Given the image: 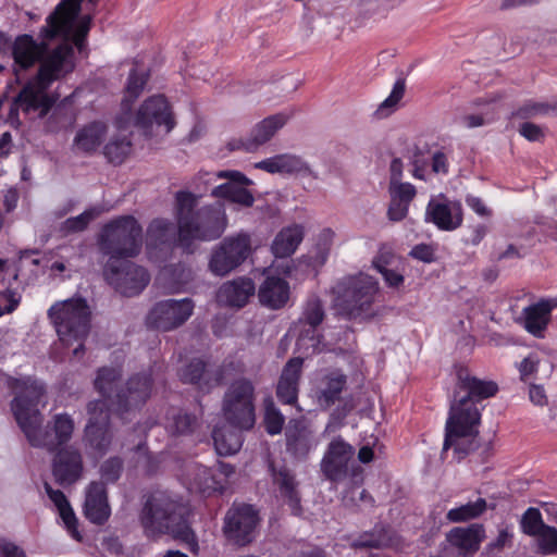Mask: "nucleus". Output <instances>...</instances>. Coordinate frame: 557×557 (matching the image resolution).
<instances>
[{
	"mask_svg": "<svg viewBox=\"0 0 557 557\" xmlns=\"http://www.w3.org/2000/svg\"><path fill=\"white\" fill-rule=\"evenodd\" d=\"M81 11L79 0H63L47 17V25L42 27L41 42H37L30 35L17 36L13 42L12 58L18 70H27L36 62H40L37 74L29 79L12 103L10 115H16L21 109L24 113L37 112L40 119L45 117L58 100L55 95L48 94V89L55 81L63 78L74 70V50L67 44H61L52 51H48L46 40L57 36L67 37L73 30V24Z\"/></svg>",
	"mask_w": 557,
	"mask_h": 557,
	"instance_id": "nucleus-1",
	"label": "nucleus"
},
{
	"mask_svg": "<svg viewBox=\"0 0 557 557\" xmlns=\"http://www.w3.org/2000/svg\"><path fill=\"white\" fill-rule=\"evenodd\" d=\"M5 384L15 394L10 404L11 411L32 446L55 451L71 441L75 423L70 414L57 413L42 426L38 405L45 387L40 382L32 377L8 376Z\"/></svg>",
	"mask_w": 557,
	"mask_h": 557,
	"instance_id": "nucleus-2",
	"label": "nucleus"
},
{
	"mask_svg": "<svg viewBox=\"0 0 557 557\" xmlns=\"http://www.w3.org/2000/svg\"><path fill=\"white\" fill-rule=\"evenodd\" d=\"M198 199L189 191L175 195L174 215L177 224L176 247L186 253L197 249V243L214 240L224 233L227 218L221 206L197 208Z\"/></svg>",
	"mask_w": 557,
	"mask_h": 557,
	"instance_id": "nucleus-3",
	"label": "nucleus"
},
{
	"mask_svg": "<svg viewBox=\"0 0 557 557\" xmlns=\"http://www.w3.org/2000/svg\"><path fill=\"white\" fill-rule=\"evenodd\" d=\"M379 289V282L368 274L344 276L332 288L334 307L347 320H368L375 314L373 305Z\"/></svg>",
	"mask_w": 557,
	"mask_h": 557,
	"instance_id": "nucleus-4",
	"label": "nucleus"
},
{
	"mask_svg": "<svg viewBox=\"0 0 557 557\" xmlns=\"http://www.w3.org/2000/svg\"><path fill=\"white\" fill-rule=\"evenodd\" d=\"M183 503L165 491L150 493L139 513V521L148 536L180 533L186 524Z\"/></svg>",
	"mask_w": 557,
	"mask_h": 557,
	"instance_id": "nucleus-5",
	"label": "nucleus"
},
{
	"mask_svg": "<svg viewBox=\"0 0 557 557\" xmlns=\"http://www.w3.org/2000/svg\"><path fill=\"white\" fill-rule=\"evenodd\" d=\"M48 317L55 326L60 341L70 346L78 342L74 348V356L78 357L84 352L83 341L87 337L90 329V310L85 299H67L58 301L48 310Z\"/></svg>",
	"mask_w": 557,
	"mask_h": 557,
	"instance_id": "nucleus-6",
	"label": "nucleus"
},
{
	"mask_svg": "<svg viewBox=\"0 0 557 557\" xmlns=\"http://www.w3.org/2000/svg\"><path fill=\"white\" fill-rule=\"evenodd\" d=\"M98 246L109 259L136 257L143 246V228L134 216H120L102 227Z\"/></svg>",
	"mask_w": 557,
	"mask_h": 557,
	"instance_id": "nucleus-7",
	"label": "nucleus"
},
{
	"mask_svg": "<svg viewBox=\"0 0 557 557\" xmlns=\"http://www.w3.org/2000/svg\"><path fill=\"white\" fill-rule=\"evenodd\" d=\"M480 421L481 412L478 405L461 396L460 392H454L443 448L447 450L454 446L460 457L466 456L471 448L462 447V438L476 435Z\"/></svg>",
	"mask_w": 557,
	"mask_h": 557,
	"instance_id": "nucleus-8",
	"label": "nucleus"
},
{
	"mask_svg": "<svg viewBox=\"0 0 557 557\" xmlns=\"http://www.w3.org/2000/svg\"><path fill=\"white\" fill-rule=\"evenodd\" d=\"M256 388L251 380L239 377L226 388L222 399V413L234 429L250 430L256 423Z\"/></svg>",
	"mask_w": 557,
	"mask_h": 557,
	"instance_id": "nucleus-9",
	"label": "nucleus"
},
{
	"mask_svg": "<svg viewBox=\"0 0 557 557\" xmlns=\"http://www.w3.org/2000/svg\"><path fill=\"white\" fill-rule=\"evenodd\" d=\"M355 448L341 436L333 438L321 460V471L331 482L350 479L354 484L362 481V468L355 461Z\"/></svg>",
	"mask_w": 557,
	"mask_h": 557,
	"instance_id": "nucleus-10",
	"label": "nucleus"
},
{
	"mask_svg": "<svg viewBox=\"0 0 557 557\" xmlns=\"http://www.w3.org/2000/svg\"><path fill=\"white\" fill-rule=\"evenodd\" d=\"M102 273L106 282L126 297L140 294L150 282V275L144 267L124 258L108 259Z\"/></svg>",
	"mask_w": 557,
	"mask_h": 557,
	"instance_id": "nucleus-11",
	"label": "nucleus"
},
{
	"mask_svg": "<svg viewBox=\"0 0 557 557\" xmlns=\"http://www.w3.org/2000/svg\"><path fill=\"white\" fill-rule=\"evenodd\" d=\"M251 252L252 244L248 233L226 236L212 249L209 269L218 276H225L240 267Z\"/></svg>",
	"mask_w": 557,
	"mask_h": 557,
	"instance_id": "nucleus-12",
	"label": "nucleus"
},
{
	"mask_svg": "<svg viewBox=\"0 0 557 557\" xmlns=\"http://www.w3.org/2000/svg\"><path fill=\"white\" fill-rule=\"evenodd\" d=\"M325 318L323 302L320 298L310 297L302 309L301 315L294 324V330L298 332L297 346L308 355L318 354L322 350V334L319 326Z\"/></svg>",
	"mask_w": 557,
	"mask_h": 557,
	"instance_id": "nucleus-13",
	"label": "nucleus"
},
{
	"mask_svg": "<svg viewBox=\"0 0 557 557\" xmlns=\"http://www.w3.org/2000/svg\"><path fill=\"white\" fill-rule=\"evenodd\" d=\"M88 422L85 426L87 445L99 455L108 453L113 434L110 429V410L106 400H91L87 405Z\"/></svg>",
	"mask_w": 557,
	"mask_h": 557,
	"instance_id": "nucleus-14",
	"label": "nucleus"
},
{
	"mask_svg": "<svg viewBox=\"0 0 557 557\" xmlns=\"http://www.w3.org/2000/svg\"><path fill=\"white\" fill-rule=\"evenodd\" d=\"M193 310L194 302L189 298L159 301L147 315V324L159 331H171L184 324Z\"/></svg>",
	"mask_w": 557,
	"mask_h": 557,
	"instance_id": "nucleus-15",
	"label": "nucleus"
},
{
	"mask_svg": "<svg viewBox=\"0 0 557 557\" xmlns=\"http://www.w3.org/2000/svg\"><path fill=\"white\" fill-rule=\"evenodd\" d=\"M258 515L251 505L230 508L224 518L223 532L228 542L245 546L253 540Z\"/></svg>",
	"mask_w": 557,
	"mask_h": 557,
	"instance_id": "nucleus-16",
	"label": "nucleus"
},
{
	"mask_svg": "<svg viewBox=\"0 0 557 557\" xmlns=\"http://www.w3.org/2000/svg\"><path fill=\"white\" fill-rule=\"evenodd\" d=\"M165 126L169 133L175 125V121L163 96H152L144 101L135 116V126H137L145 136L152 135L153 126Z\"/></svg>",
	"mask_w": 557,
	"mask_h": 557,
	"instance_id": "nucleus-17",
	"label": "nucleus"
},
{
	"mask_svg": "<svg viewBox=\"0 0 557 557\" xmlns=\"http://www.w3.org/2000/svg\"><path fill=\"white\" fill-rule=\"evenodd\" d=\"M425 221L433 223L438 230L451 232L461 226L463 210L460 201L449 200L441 194L431 198L425 209Z\"/></svg>",
	"mask_w": 557,
	"mask_h": 557,
	"instance_id": "nucleus-18",
	"label": "nucleus"
},
{
	"mask_svg": "<svg viewBox=\"0 0 557 557\" xmlns=\"http://www.w3.org/2000/svg\"><path fill=\"white\" fill-rule=\"evenodd\" d=\"M151 374L144 372L131 376L125 388L119 391L114 405L120 414L140 408L151 395Z\"/></svg>",
	"mask_w": 557,
	"mask_h": 557,
	"instance_id": "nucleus-19",
	"label": "nucleus"
},
{
	"mask_svg": "<svg viewBox=\"0 0 557 557\" xmlns=\"http://www.w3.org/2000/svg\"><path fill=\"white\" fill-rule=\"evenodd\" d=\"M83 472L84 460L78 448L65 446L57 451L52 460V474L59 485L66 487L75 484Z\"/></svg>",
	"mask_w": 557,
	"mask_h": 557,
	"instance_id": "nucleus-20",
	"label": "nucleus"
},
{
	"mask_svg": "<svg viewBox=\"0 0 557 557\" xmlns=\"http://www.w3.org/2000/svg\"><path fill=\"white\" fill-rule=\"evenodd\" d=\"M232 363H223L215 369H207L206 363L200 359H193L180 371L183 383L197 385L202 391H209L221 385L228 376Z\"/></svg>",
	"mask_w": 557,
	"mask_h": 557,
	"instance_id": "nucleus-21",
	"label": "nucleus"
},
{
	"mask_svg": "<svg viewBox=\"0 0 557 557\" xmlns=\"http://www.w3.org/2000/svg\"><path fill=\"white\" fill-rule=\"evenodd\" d=\"M269 471L274 486L289 506L293 515H300V495L295 473L285 463L275 465L274 461H269Z\"/></svg>",
	"mask_w": 557,
	"mask_h": 557,
	"instance_id": "nucleus-22",
	"label": "nucleus"
},
{
	"mask_svg": "<svg viewBox=\"0 0 557 557\" xmlns=\"http://www.w3.org/2000/svg\"><path fill=\"white\" fill-rule=\"evenodd\" d=\"M216 176L219 178H228L230 181L216 186L212 190L213 196L228 199L245 207L253 205L255 198L245 187L249 180L243 173L238 171H220Z\"/></svg>",
	"mask_w": 557,
	"mask_h": 557,
	"instance_id": "nucleus-23",
	"label": "nucleus"
},
{
	"mask_svg": "<svg viewBox=\"0 0 557 557\" xmlns=\"http://www.w3.org/2000/svg\"><path fill=\"white\" fill-rule=\"evenodd\" d=\"M84 513L90 522L98 525L103 524L109 519L111 509L107 487L103 483L92 481L86 487Z\"/></svg>",
	"mask_w": 557,
	"mask_h": 557,
	"instance_id": "nucleus-24",
	"label": "nucleus"
},
{
	"mask_svg": "<svg viewBox=\"0 0 557 557\" xmlns=\"http://www.w3.org/2000/svg\"><path fill=\"white\" fill-rule=\"evenodd\" d=\"M302 364V358L294 357L284 366L276 385V397L282 404L294 405L297 401Z\"/></svg>",
	"mask_w": 557,
	"mask_h": 557,
	"instance_id": "nucleus-25",
	"label": "nucleus"
},
{
	"mask_svg": "<svg viewBox=\"0 0 557 557\" xmlns=\"http://www.w3.org/2000/svg\"><path fill=\"white\" fill-rule=\"evenodd\" d=\"M484 539L485 529L481 523H472L468 527H456L446 535L447 542L463 556L476 553Z\"/></svg>",
	"mask_w": 557,
	"mask_h": 557,
	"instance_id": "nucleus-26",
	"label": "nucleus"
},
{
	"mask_svg": "<svg viewBox=\"0 0 557 557\" xmlns=\"http://www.w3.org/2000/svg\"><path fill=\"white\" fill-rule=\"evenodd\" d=\"M557 307V299H541L525 307L522 311L524 329L537 338H543L552 319V310Z\"/></svg>",
	"mask_w": 557,
	"mask_h": 557,
	"instance_id": "nucleus-27",
	"label": "nucleus"
},
{
	"mask_svg": "<svg viewBox=\"0 0 557 557\" xmlns=\"http://www.w3.org/2000/svg\"><path fill=\"white\" fill-rule=\"evenodd\" d=\"M286 450L296 459H305L315 446L312 431L299 420L289 421L286 431Z\"/></svg>",
	"mask_w": 557,
	"mask_h": 557,
	"instance_id": "nucleus-28",
	"label": "nucleus"
},
{
	"mask_svg": "<svg viewBox=\"0 0 557 557\" xmlns=\"http://www.w3.org/2000/svg\"><path fill=\"white\" fill-rule=\"evenodd\" d=\"M256 293V285L249 277H238L222 284L216 298L222 305L242 308Z\"/></svg>",
	"mask_w": 557,
	"mask_h": 557,
	"instance_id": "nucleus-29",
	"label": "nucleus"
},
{
	"mask_svg": "<svg viewBox=\"0 0 557 557\" xmlns=\"http://www.w3.org/2000/svg\"><path fill=\"white\" fill-rule=\"evenodd\" d=\"M290 288L287 281L280 276L270 275L258 288V298L262 306L277 310L288 302Z\"/></svg>",
	"mask_w": 557,
	"mask_h": 557,
	"instance_id": "nucleus-30",
	"label": "nucleus"
},
{
	"mask_svg": "<svg viewBox=\"0 0 557 557\" xmlns=\"http://www.w3.org/2000/svg\"><path fill=\"white\" fill-rule=\"evenodd\" d=\"M290 116L292 114L281 112L270 115L257 123L248 136V143L246 144L247 152H253L271 140L276 132L287 123Z\"/></svg>",
	"mask_w": 557,
	"mask_h": 557,
	"instance_id": "nucleus-31",
	"label": "nucleus"
},
{
	"mask_svg": "<svg viewBox=\"0 0 557 557\" xmlns=\"http://www.w3.org/2000/svg\"><path fill=\"white\" fill-rule=\"evenodd\" d=\"M458 383L455 392H460L461 396L471 399L478 404L482 399L494 396L498 386L493 381H483L470 376L467 370L460 369L457 373Z\"/></svg>",
	"mask_w": 557,
	"mask_h": 557,
	"instance_id": "nucleus-32",
	"label": "nucleus"
},
{
	"mask_svg": "<svg viewBox=\"0 0 557 557\" xmlns=\"http://www.w3.org/2000/svg\"><path fill=\"white\" fill-rule=\"evenodd\" d=\"M108 126L103 122H91L79 128L73 140V149L84 154H92L103 143Z\"/></svg>",
	"mask_w": 557,
	"mask_h": 557,
	"instance_id": "nucleus-33",
	"label": "nucleus"
},
{
	"mask_svg": "<svg viewBox=\"0 0 557 557\" xmlns=\"http://www.w3.org/2000/svg\"><path fill=\"white\" fill-rule=\"evenodd\" d=\"M347 376L339 370H333L322 376L317 391L319 405L327 409L335 404L346 387Z\"/></svg>",
	"mask_w": 557,
	"mask_h": 557,
	"instance_id": "nucleus-34",
	"label": "nucleus"
},
{
	"mask_svg": "<svg viewBox=\"0 0 557 557\" xmlns=\"http://www.w3.org/2000/svg\"><path fill=\"white\" fill-rule=\"evenodd\" d=\"M304 239V227L294 224L282 228L275 236L271 250L276 258H286L293 255Z\"/></svg>",
	"mask_w": 557,
	"mask_h": 557,
	"instance_id": "nucleus-35",
	"label": "nucleus"
},
{
	"mask_svg": "<svg viewBox=\"0 0 557 557\" xmlns=\"http://www.w3.org/2000/svg\"><path fill=\"white\" fill-rule=\"evenodd\" d=\"M190 488L210 495L222 491L224 483L216 478V473L202 465L195 463L188 470Z\"/></svg>",
	"mask_w": 557,
	"mask_h": 557,
	"instance_id": "nucleus-36",
	"label": "nucleus"
},
{
	"mask_svg": "<svg viewBox=\"0 0 557 557\" xmlns=\"http://www.w3.org/2000/svg\"><path fill=\"white\" fill-rule=\"evenodd\" d=\"M44 487L50 500L58 508L60 517L71 535L75 540L81 541L82 536L77 530V519L64 493L60 490H53L48 482L44 483Z\"/></svg>",
	"mask_w": 557,
	"mask_h": 557,
	"instance_id": "nucleus-37",
	"label": "nucleus"
},
{
	"mask_svg": "<svg viewBox=\"0 0 557 557\" xmlns=\"http://www.w3.org/2000/svg\"><path fill=\"white\" fill-rule=\"evenodd\" d=\"M174 228L171 221L166 219H154L148 226L146 244L147 248L166 246L173 243L176 246Z\"/></svg>",
	"mask_w": 557,
	"mask_h": 557,
	"instance_id": "nucleus-38",
	"label": "nucleus"
},
{
	"mask_svg": "<svg viewBox=\"0 0 557 557\" xmlns=\"http://www.w3.org/2000/svg\"><path fill=\"white\" fill-rule=\"evenodd\" d=\"M237 430L238 429L233 430L226 426L213 429L212 440L219 455H233L240 449L243 440L240 432Z\"/></svg>",
	"mask_w": 557,
	"mask_h": 557,
	"instance_id": "nucleus-39",
	"label": "nucleus"
},
{
	"mask_svg": "<svg viewBox=\"0 0 557 557\" xmlns=\"http://www.w3.org/2000/svg\"><path fill=\"white\" fill-rule=\"evenodd\" d=\"M198 425L197 417L183 410L171 409L166 414L165 429L172 435L191 434Z\"/></svg>",
	"mask_w": 557,
	"mask_h": 557,
	"instance_id": "nucleus-40",
	"label": "nucleus"
},
{
	"mask_svg": "<svg viewBox=\"0 0 557 557\" xmlns=\"http://www.w3.org/2000/svg\"><path fill=\"white\" fill-rule=\"evenodd\" d=\"M122 373L121 367H102L97 371L94 386L103 397L102 400L107 401V399L111 397V394L122 377Z\"/></svg>",
	"mask_w": 557,
	"mask_h": 557,
	"instance_id": "nucleus-41",
	"label": "nucleus"
},
{
	"mask_svg": "<svg viewBox=\"0 0 557 557\" xmlns=\"http://www.w3.org/2000/svg\"><path fill=\"white\" fill-rule=\"evenodd\" d=\"M487 509V503L484 498H478L475 502H469L459 507L447 511L446 519L453 523L467 522L481 517Z\"/></svg>",
	"mask_w": 557,
	"mask_h": 557,
	"instance_id": "nucleus-42",
	"label": "nucleus"
},
{
	"mask_svg": "<svg viewBox=\"0 0 557 557\" xmlns=\"http://www.w3.org/2000/svg\"><path fill=\"white\" fill-rule=\"evenodd\" d=\"M132 150V143L126 137L114 136L103 147V154L110 163L121 164Z\"/></svg>",
	"mask_w": 557,
	"mask_h": 557,
	"instance_id": "nucleus-43",
	"label": "nucleus"
},
{
	"mask_svg": "<svg viewBox=\"0 0 557 557\" xmlns=\"http://www.w3.org/2000/svg\"><path fill=\"white\" fill-rule=\"evenodd\" d=\"M513 115L524 120L543 115H557V103L529 100L519 107Z\"/></svg>",
	"mask_w": 557,
	"mask_h": 557,
	"instance_id": "nucleus-44",
	"label": "nucleus"
},
{
	"mask_svg": "<svg viewBox=\"0 0 557 557\" xmlns=\"http://www.w3.org/2000/svg\"><path fill=\"white\" fill-rule=\"evenodd\" d=\"M389 536L384 527L375 525L370 532H364L354 541L355 547L360 548H381L389 544Z\"/></svg>",
	"mask_w": 557,
	"mask_h": 557,
	"instance_id": "nucleus-45",
	"label": "nucleus"
},
{
	"mask_svg": "<svg viewBox=\"0 0 557 557\" xmlns=\"http://www.w3.org/2000/svg\"><path fill=\"white\" fill-rule=\"evenodd\" d=\"M285 422L284 416L276 408L272 398L264 400V424L270 435L280 434Z\"/></svg>",
	"mask_w": 557,
	"mask_h": 557,
	"instance_id": "nucleus-46",
	"label": "nucleus"
},
{
	"mask_svg": "<svg viewBox=\"0 0 557 557\" xmlns=\"http://www.w3.org/2000/svg\"><path fill=\"white\" fill-rule=\"evenodd\" d=\"M281 173L312 175L309 164L299 156L292 153L278 154Z\"/></svg>",
	"mask_w": 557,
	"mask_h": 557,
	"instance_id": "nucleus-47",
	"label": "nucleus"
},
{
	"mask_svg": "<svg viewBox=\"0 0 557 557\" xmlns=\"http://www.w3.org/2000/svg\"><path fill=\"white\" fill-rule=\"evenodd\" d=\"M545 525L541 511L533 507L528 508L520 520L522 532L529 536H536Z\"/></svg>",
	"mask_w": 557,
	"mask_h": 557,
	"instance_id": "nucleus-48",
	"label": "nucleus"
},
{
	"mask_svg": "<svg viewBox=\"0 0 557 557\" xmlns=\"http://www.w3.org/2000/svg\"><path fill=\"white\" fill-rule=\"evenodd\" d=\"M123 472V460L120 457H110L100 466L99 473L101 483L113 484L115 483Z\"/></svg>",
	"mask_w": 557,
	"mask_h": 557,
	"instance_id": "nucleus-49",
	"label": "nucleus"
},
{
	"mask_svg": "<svg viewBox=\"0 0 557 557\" xmlns=\"http://www.w3.org/2000/svg\"><path fill=\"white\" fill-rule=\"evenodd\" d=\"M96 216L94 210H87L77 216L69 218L62 224V232L64 234L77 233L84 231L91 220Z\"/></svg>",
	"mask_w": 557,
	"mask_h": 557,
	"instance_id": "nucleus-50",
	"label": "nucleus"
},
{
	"mask_svg": "<svg viewBox=\"0 0 557 557\" xmlns=\"http://www.w3.org/2000/svg\"><path fill=\"white\" fill-rule=\"evenodd\" d=\"M401 263L400 259L395 255L393 249L387 245H382L372 260L373 268L380 272L387 268Z\"/></svg>",
	"mask_w": 557,
	"mask_h": 557,
	"instance_id": "nucleus-51",
	"label": "nucleus"
},
{
	"mask_svg": "<svg viewBox=\"0 0 557 557\" xmlns=\"http://www.w3.org/2000/svg\"><path fill=\"white\" fill-rule=\"evenodd\" d=\"M535 537L543 554H557V530L554 527L545 525Z\"/></svg>",
	"mask_w": 557,
	"mask_h": 557,
	"instance_id": "nucleus-52",
	"label": "nucleus"
},
{
	"mask_svg": "<svg viewBox=\"0 0 557 557\" xmlns=\"http://www.w3.org/2000/svg\"><path fill=\"white\" fill-rule=\"evenodd\" d=\"M391 198H395L397 201L410 205L417 195L416 187L410 183L398 182L389 184L388 187Z\"/></svg>",
	"mask_w": 557,
	"mask_h": 557,
	"instance_id": "nucleus-53",
	"label": "nucleus"
},
{
	"mask_svg": "<svg viewBox=\"0 0 557 557\" xmlns=\"http://www.w3.org/2000/svg\"><path fill=\"white\" fill-rule=\"evenodd\" d=\"M146 83H147V74H145V73L138 74L136 70H132L128 75L127 85H126L127 96L132 100L136 99L143 91Z\"/></svg>",
	"mask_w": 557,
	"mask_h": 557,
	"instance_id": "nucleus-54",
	"label": "nucleus"
},
{
	"mask_svg": "<svg viewBox=\"0 0 557 557\" xmlns=\"http://www.w3.org/2000/svg\"><path fill=\"white\" fill-rule=\"evenodd\" d=\"M21 302V295L14 289L7 288L0 293V317L12 313Z\"/></svg>",
	"mask_w": 557,
	"mask_h": 557,
	"instance_id": "nucleus-55",
	"label": "nucleus"
},
{
	"mask_svg": "<svg viewBox=\"0 0 557 557\" xmlns=\"http://www.w3.org/2000/svg\"><path fill=\"white\" fill-rule=\"evenodd\" d=\"M403 272L404 268L401 267V263H398L394 267L381 270L379 273H381L388 287L397 288L404 284L405 277Z\"/></svg>",
	"mask_w": 557,
	"mask_h": 557,
	"instance_id": "nucleus-56",
	"label": "nucleus"
},
{
	"mask_svg": "<svg viewBox=\"0 0 557 557\" xmlns=\"http://www.w3.org/2000/svg\"><path fill=\"white\" fill-rule=\"evenodd\" d=\"M406 84L405 79L399 78L394 84L389 96L381 103L379 110L384 111L385 109L395 108L396 104L401 100L405 95Z\"/></svg>",
	"mask_w": 557,
	"mask_h": 557,
	"instance_id": "nucleus-57",
	"label": "nucleus"
},
{
	"mask_svg": "<svg viewBox=\"0 0 557 557\" xmlns=\"http://www.w3.org/2000/svg\"><path fill=\"white\" fill-rule=\"evenodd\" d=\"M90 23L91 18L89 15L83 16L74 30L73 41L79 51L84 48L85 39L90 29Z\"/></svg>",
	"mask_w": 557,
	"mask_h": 557,
	"instance_id": "nucleus-58",
	"label": "nucleus"
},
{
	"mask_svg": "<svg viewBox=\"0 0 557 557\" xmlns=\"http://www.w3.org/2000/svg\"><path fill=\"white\" fill-rule=\"evenodd\" d=\"M539 360L532 356L524 358L519 364L520 379L528 382L537 372Z\"/></svg>",
	"mask_w": 557,
	"mask_h": 557,
	"instance_id": "nucleus-59",
	"label": "nucleus"
},
{
	"mask_svg": "<svg viewBox=\"0 0 557 557\" xmlns=\"http://www.w3.org/2000/svg\"><path fill=\"white\" fill-rule=\"evenodd\" d=\"M408 210L409 205L397 201L395 198H391L387 216L391 221L398 222L407 216Z\"/></svg>",
	"mask_w": 557,
	"mask_h": 557,
	"instance_id": "nucleus-60",
	"label": "nucleus"
},
{
	"mask_svg": "<svg viewBox=\"0 0 557 557\" xmlns=\"http://www.w3.org/2000/svg\"><path fill=\"white\" fill-rule=\"evenodd\" d=\"M519 133L530 141H540L544 138L543 128L530 122L522 123L519 127Z\"/></svg>",
	"mask_w": 557,
	"mask_h": 557,
	"instance_id": "nucleus-61",
	"label": "nucleus"
},
{
	"mask_svg": "<svg viewBox=\"0 0 557 557\" xmlns=\"http://www.w3.org/2000/svg\"><path fill=\"white\" fill-rule=\"evenodd\" d=\"M409 255L412 258H414L419 261L425 262V263H430L435 260L434 249L430 245H426V244L416 245L411 249Z\"/></svg>",
	"mask_w": 557,
	"mask_h": 557,
	"instance_id": "nucleus-62",
	"label": "nucleus"
},
{
	"mask_svg": "<svg viewBox=\"0 0 557 557\" xmlns=\"http://www.w3.org/2000/svg\"><path fill=\"white\" fill-rule=\"evenodd\" d=\"M0 554L2 557H27L23 548L5 540H0Z\"/></svg>",
	"mask_w": 557,
	"mask_h": 557,
	"instance_id": "nucleus-63",
	"label": "nucleus"
},
{
	"mask_svg": "<svg viewBox=\"0 0 557 557\" xmlns=\"http://www.w3.org/2000/svg\"><path fill=\"white\" fill-rule=\"evenodd\" d=\"M529 398L535 406L547 405V396L542 385L532 384L529 388Z\"/></svg>",
	"mask_w": 557,
	"mask_h": 557,
	"instance_id": "nucleus-64",
	"label": "nucleus"
}]
</instances>
